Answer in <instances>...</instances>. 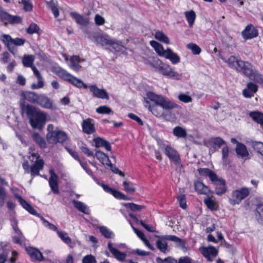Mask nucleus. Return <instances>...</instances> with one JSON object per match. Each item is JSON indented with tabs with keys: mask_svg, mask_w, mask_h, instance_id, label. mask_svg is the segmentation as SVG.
<instances>
[{
	"mask_svg": "<svg viewBox=\"0 0 263 263\" xmlns=\"http://www.w3.org/2000/svg\"><path fill=\"white\" fill-rule=\"evenodd\" d=\"M224 62L230 67L236 70L238 72L250 80L259 83L263 82L261 74L248 61H243L234 55H231L228 59H225Z\"/></svg>",
	"mask_w": 263,
	"mask_h": 263,
	"instance_id": "f257e3e1",
	"label": "nucleus"
},
{
	"mask_svg": "<svg viewBox=\"0 0 263 263\" xmlns=\"http://www.w3.org/2000/svg\"><path fill=\"white\" fill-rule=\"evenodd\" d=\"M25 112L29 119L31 127L35 128H41L45 124L47 114L33 106L26 103L24 101L21 103V112Z\"/></svg>",
	"mask_w": 263,
	"mask_h": 263,
	"instance_id": "f03ea898",
	"label": "nucleus"
},
{
	"mask_svg": "<svg viewBox=\"0 0 263 263\" xmlns=\"http://www.w3.org/2000/svg\"><path fill=\"white\" fill-rule=\"evenodd\" d=\"M34 61V57L33 55H25L23 58L22 62L25 66L31 68L34 74L38 79V84L37 85L33 83L31 86V88L32 89H36L43 87L44 84L42 75L36 67L33 65Z\"/></svg>",
	"mask_w": 263,
	"mask_h": 263,
	"instance_id": "7ed1b4c3",
	"label": "nucleus"
},
{
	"mask_svg": "<svg viewBox=\"0 0 263 263\" xmlns=\"http://www.w3.org/2000/svg\"><path fill=\"white\" fill-rule=\"evenodd\" d=\"M146 96L148 99L153 101L156 104L166 110L174 109L178 106L175 103L167 99L162 96L157 95L153 92H147Z\"/></svg>",
	"mask_w": 263,
	"mask_h": 263,
	"instance_id": "20e7f679",
	"label": "nucleus"
},
{
	"mask_svg": "<svg viewBox=\"0 0 263 263\" xmlns=\"http://www.w3.org/2000/svg\"><path fill=\"white\" fill-rule=\"evenodd\" d=\"M156 68L161 74L169 78L180 80L182 78V74L175 71L168 64L162 62L161 60L157 59L156 61Z\"/></svg>",
	"mask_w": 263,
	"mask_h": 263,
	"instance_id": "39448f33",
	"label": "nucleus"
},
{
	"mask_svg": "<svg viewBox=\"0 0 263 263\" xmlns=\"http://www.w3.org/2000/svg\"><path fill=\"white\" fill-rule=\"evenodd\" d=\"M1 40L5 44L9 51L13 54H15L17 51L15 46H23L26 42L24 39L19 37L13 39L8 34L2 35Z\"/></svg>",
	"mask_w": 263,
	"mask_h": 263,
	"instance_id": "423d86ee",
	"label": "nucleus"
},
{
	"mask_svg": "<svg viewBox=\"0 0 263 263\" xmlns=\"http://www.w3.org/2000/svg\"><path fill=\"white\" fill-rule=\"evenodd\" d=\"M250 192V189L247 187L234 191L232 192V197L229 198L230 203L233 205L238 204L242 200L249 195Z\"/></svg>",
	"mask_w": 263,
	"mask_h": 263,
	"instance_id": "0eeeda50",
	"label": "nucleus"
},
{
	"mask_svg": "<svg viewBox=\"0 0 263 263\" xmlns=\"http://www.w3.org/2000/svg\"><path fill=\"white\" fill-rule=\"evenodd\" d=\"M67 139L66 134L62 131L51 132L47 134V141L52 144L57 143L58 142L63 143Z\"/></svg>",
	"mask_w": 263,
	"mask_h": 263,
	"instance_id": "6e6552de",
	"label": "nucleus"
},
{
	"mask_svg": "<svg viewBox=\"0 0 263 263\" xmlns=\"http://www.w3.org/2000/svg\"><path fill=\"white\" fill-rule=\"evenodd\" d=\"M243 38L245 40L251 39L258 36V32L257 28L252 24L248 25L241 32Z\"/></svg>",
	"mask_w": 263,
	"mask_h": 263,
	"instance_id": "1a4fd4ad",
	"label": "nucleus"
},
{
	"mask_svg": "<svg viewBox=\"0 0 263 263\" xmlns=\"http://www.w3.org/2000/svg\"><path fill=\"white\" fill-rule=\"evenodd\" d=\"M22 98L20 100V108L21 109V103L22 101L25 102V100L28 102L33 103L37 104L39 100L40 95H37L33 91H25L22 92L21 94Z\"/></svg>",
	"mask_w": 263,
	"mask_h": 263,
	"instance_id": "9d476101",
	"label": "nucleus"
},
{
	"mask_svg": "<svg viewBox=\"0 0 263 263\" xmlns=\"http://www.w3.org/2000/svg\"><path fill=\"white\" fill-rule=\"evenodd\" d=\"M88 88L90 91L92 93L93 97L109 100V95L105 89H100L95 85H91L88 86Z\"/></svg>",
	"mask_w": 263,
	"mask_h": 263,
	"instance_id": "9b49d317",
	"label": "nucleus"
},
{
	"mask_svg": "<svg viewBox=\"0 0 263 263\" xmlns=\"http://www.w3.org/2000/svg\"><path fill=\"white\" fill-rule=\"evenodd\" d=\"M200 251L203 255L210 261H212L213 258L216 256L218 253L217 249L213 246L201 247Z\"/></svg>",
	"mask_w": 263,
	"mask_h": 263,
	"instance_id": "f8f14e48",
	"label": "nucleus"
},
{
	"mask_svg": "<svg viewBox=\"0 0 263 263\" xmlns=\"http://www.w3.org/2000/svg\"><path fill=\"white\" fill-rule=\"evenodd\" d=\"M50 177L49 179V185L51 187L52 191L56 194L59 193V190L58 186V177L54 173L53 169L49 170Z\"/></svg>",
	"mask_w": 263,
	"mask_h": 263,
	"instance_id": "ddd939ff",
	"label": "nucleus"
},
{
	"mask_svg": "<svg viewBox=\"0 0 263 263\" xmlns=\"http://www.w3.org/2000/svg\"><path fill=\"white\" fill-rule=\"evenodd\" d=\"M37 104L41 107L54 110L57 107L53 105V102L47 96L44 95H40Z\"/></svg>",
	"mask_w": 263,
	"mask_h": 263,
	"instance_id": "4468645a",
	"label": "nucleus"
},
{
	"mask_svg": "<svg viewBox=\"0 0 263 263\" xmlns=\"http://www.w3.org/2000/svg\"><path fill=\"white\" fill-rule=\"evenodd\" d=\"M200 175L208 176L210 180L215 184L221 179L219 178L216 174L213 171L208 168H200L198 170Z\"/></svg>",
	"mask_w": 263,
	"mask_h": 263,
	"instance_id": "2eb2a0df",
	"label": "nucleus"
},
{
	"mask_svg": "<svg viewBox=\"0 0 263 263\" xmlns=\"http://www.w3.org/2000/svg\"><path fill=\"white\" fill-rule=\"evenodd\" d=\"M83 131L87 134H92L95 132L94 121L90 118H88L83 121L82 124Z\"/></svg>",
	"mask_w": 263,
	"mask_h": 263,
	"instance_id": "dca6fc26",
	"label": "nucleus"
},
{
	"mask_svg": "<svg viewBox=\"0 0 263 263\" xmlns=\"http://www.w3.org/2000/svg\"><path fill=\"white\" fill-rule=\"evenodd\" d=\"M108 248L114 256L119 261H123L126 257V253L121 252L113 246L111 242H108Z\"/></svg>",
	"mask_w": 263,
	"mask_h": 263,
	"instance_id": "f3484780",
	"label": "nucleus"
},
{
	"mask_svg": "<svg viewBox=\"0 0 263 263\" xmlns=\"http://www.w3.org/2000/svg\"><path fill=\"white\" fill-rule=\"evenodd\" d=\"M165 153L170 159L173 160L176 164L179 163L180 161L179 155L177 151L171 146H166L165 147Z\"/></svg>",
	"mask_w": 263,
	"mask_h": 263,
	"instance_id": "a211bd4d",
	"label": "nucleus"
},
{
	"mask_svg": "<svg viewBox=\"0 0 263 263\" xmlns=\"http://www.w3.org/2000/svg\"><path fill=\"white\" fill-rule=\"evenodd\" d=\"M44 162L43 159L36 160L34 163L30 166V174L34 177L39 175V172L43 169Z\"/></svg>",
	"mask_w": 263,
	"mask_h": 263,
	"instance_id": "6ab92c4d",
	"label": "nucleus"
},
{
	"mask_svg": "<svg viewBox=\"0 0 263 263\" xmlns=\"http://www.w3.org/2000/svg\"><path fill=\"white\" fill-rule=\"evenodd\" d=\"M26 250L32 260L39 261L44 260L42 253L37 249L33 247H29L26 249Z\"/></svg>",
	"mask_w": 263,
	"mask_h": 263,
	"instance_id": "aec40b11",
	"label": "nucleus"
},
{
	"mask_svg": "<svg viewBox=\"0 0 263 263\" xmlns=\"http://www.w3.org/2000/svg\"><path fill=\"white\" fill-rule=\"evenodd\" d=\"M95 41L100 45L103 46L110 45L113 43V39L107 34H99L94 36Z\"/></svg>",
	"mask_w": 263,
	"mask_h": 263,
	"instance_id": "412c9836",
	"label": "nucleus"
},
{
	"mask_svg": "<svg viewBox=\"0 0 263 263\" xmlns=\"http://www.w3.org/2000/svg\"><path fill=\"white\" fill-rule=\"evenodd\" d=\"M258 90V86L252 82H249L243 89L242 93L246 98H251Z\"/></svg>",
	"mask_w": 263,
	"mask_h": 263,
	"instance_id": "4be33fe9",
	"label": "nucleus"
},
{
	"mask_svg": "<svg viewBox=\"0 0 263 263\" xmlns=\"http://www.w3.org/2000/svg\"><path fill=\"white\" fill-rule=\"evenodd\" d=\"M156 237L159 238L156 242L157 248L163 253L168 252L170 249L165 239L163 238V236H157Z\"/></svg>",
	"mask_w": 263,
	"mask_h": 263,
	"instance_id": "5701e85b",
	"label": "nucleus"
},
{
	"mask_svg": "<svg viewBox=\"0 0 263 263\" xmlns=\"http://www.w3.org/2000/svg\"><path fill=\"white\" fill-rule=\"evenodd\" d=\"M70 15L73 20H75L76 23L79 25L87 26L89 23V20L88 18L85 17L83 15L76 12H70Z\"/></svg>",
	"mask_w": 263,
	"mask_h": 263,
	"instance_id": "b1692460",
	"label": "nucleus"
},
{
	"mask_svg": "<svg viewBox=\"0 0 263 263\" xmlns=\"http://www.w3.org/2000/svg\"><path fill=\"white\" fill-rule=\"evenodd\" d=\"M194 186L196 191L200 194L208 195L212 192L208 186L198 180L194 182Z\"/></svg>",
	"mask_w": 263,
	"mask_h": 263,
	"instance_id": "393cba45",
	"label": "nucleus"
},
{
	"mask_svg": "<svg viewBox=\"0 0 263 263\" xmlns=\"http://www.w3.org/2000/svg\"><path fill=\"white\" fill-rule=\"evenodd\" d=\"M163 57L170 60L173 64H177L180 61V57L177 54L174 52L170 48H167L166 49V52Z\"/></svg>",
	"mask_w": 263,
	"mask_h": 263,
	"instance_id": "a878e982",
	"label": "nucleus"
},
{
	"mask_svg": "<svg viewBox=\"0 0 263 263\" xmlns=\"http://www.w3.org/2000/svg\"><path fill=\"white\" fill-rule=\"evenodd\" d=\"M208 143L210 147H212L215 151L217 150L221 145L226 144V142L219 137L210 138Z\"/></svg>",
	"mask_w": 263,
	"mask_h": 263,
	"instance_id": "bb28decb",
	"label": "nucleus"
},
{
	"mask_svg": "<svg viewBox=\"0 0 263 263\" xmlns=\"http://www.w3.org/2000/svg\"><path fill=\"white\" fill-rule=\"evenodd\" d=\"M83 61L84 60L81 59L79 56L73 55L70 58L69 66L74 71H79L81 68L79 63Z\"/></svg>",
	"mask_w": 263,
	"mask_h": 263,
	"instance_id": "cd10ccee",
	"label": "nucleus"
},
{
	"mask_svg": "<svg viewBox=\"0 0 263 263\" xmlns=\"http://www.w3.org/2000/svg\"><path fill=\"white\" fill-rule=\"evenodd\" d=\"M93 141L95 143V146L97 147H104L108 151H110L111 149L109 143L102 138H96L93 139Z\"/></svg>",
	"mask_w": 263,
	"mask_h": 263,
	"instance_id": "c85d7f7f",
	"label": "nucleus"
},
{
	"mask_svg": "<svg viewBox=\"0 0 263 263\" xmlns=\"http://www.w3.org/2000/svg\"><path fill=\"white\" fill-rule=\"evenodd\" d=\"M53 72L61 79L67 82H68V80H69L72 77L71 74L61 67H55Z\"/></svg>",
	"mask_w": 263,
	"mask_h": 263,
	"instance_id": "c756f323",
	"label": "nucleus"
},
{
	"mask_svg": "<svg viewBox=\"0 0 263 263\" xmlns=\"http://www.w3.org/2000/svg\"><path fill=\"white\" fill-rule=\"evenodd\" d=\"M149 43L159 56H164L166 52V50L164 49L163 46L160 43L155 41H151Z\"/></svg>",
	"mask_w": 263,
	"mask_h": 263,
	"instance_id": "7c9ffc66",
	"label": "nucleus"
},
{
	"mask_svg": "<svg viewBox=\"0 0 263 263\" xmlns=\"http://www.w3.org/2000/svg\"><path fill=\"white\" fill-rule=\"evenodd\" d=\"M249 116L256 123L263 126V113L258 111H251Z\"/></svg>",
	"mask_w": 263,
	"mask_h": 263,
	"instance_id": "2f4dec72",
	"label": "nucleus"
},
{
	"mask_svg": "<svg viewBox=\"0 0 263 263\" xmlns=\"http://www.w3.org/2000/svg\"><path fill=\"white\" fill-rule=\"evenodd\" d=\"M215 185V193L220 195L226 191V182L224 180L221 179L214 184Z\"/></svg>",
	"mask_w": 263,
	"mask_h": 263,
	"instance_id": "473e14b6",
	"label": "nucleus"
},
{
	"mask_svg": "<svg viewBox=\"0 0 263 263\" xmlns=\"http://www.w3.org/2000/svg\"><path fill=\"white\" fill-rule=\"evenodd\" d=\"M31 137L33 141L36 143L41 148H45L46 147V141L38 133H32L31 134Z\"/></svg>",
	"mask_w": 263,
	"mask_h": 263,
	"instance_id": "72a5a7b5",
	"label": "nucleus"
},
{
	"mask_svg": "<svg viewBox=\"0 0 263 263\" xmlns=\"http://www.w3.org/2000/svg\"><path fill=\"white\" fill-rule=\"evenodd\" d=\"M68 82L72 84V85L81 88L83 87L85 89H86L88 87V86L84 83V82L80 79H79L73 76L71 77V78L68 80Z\"/></svg>",
	"mask_w": 263,
	"mask_h": 263,
	"instance_id": "f704fd0d",
	"label": "nucleus"
},
{
	"mask_svg": "<svg viewBox=\"0 0 263 263\" xmlns=\"http://www.w3.org/2000/svg\"><path fill=\"white\" fill-rule=\"evenodd\" d=\"M236 152V153L242 158L249 156V153L246 145L240 143H238L237 144Z\"/></svg>",
	"mask_w": 263,
	"mask_h": 263,
	"instance_id": "c9c22d12",
	"label": "nucleus"
},
{
	"mask_svg": "<svg viewBox=\"0 0 263 263\" xmlns=\"http://www.w3.org/2000/svg\"><path fill=\"white\" fill-rule=\"evenodd\" d=\"M95 156L104 165H108L110 162L108 157L101 151H97Z\"/></svg>",
	"mask_w": 263,
	"mask_h": 263,
	"instance_id": "e433bc0d",
	"label": "nucleus"
},
{
	"mask_svg": "<svg viewBox=\"0 0 263 263\" xmlns=\"http://www.w3.org/2000/svg\"><path fill=\"white\" fill-rule=\"evenodd\" d=\"M17 198L19 200V202L21 204V205L25 208L27 211H28L32 215H36V211L32 207V206L29 204L27 201H26L22 197L18 196Z\"/></svg>",
	"mask_w": 263,
	"mask_h": 263,
	"instance_id": "4c0bfd02",
	"label": "nucleus"
},
{
	"mask_svg": "<svg viewBox=\"0 0 263 263\" xmlns=\"http://www.w3.org/2000/svg\"><path fill=\"white\" fill-rule=\"evenodd\" d=\"M155 38L160 42L164 43L166 44L170 43L169 38L168 36L162 31H156L155 34Z\"/></svg>",
	"mask_w": 263,
	"mask_h": 263,
	"instance_id": "58836bf2",
	"label": "nucleus"
},
{
	"mask_svg": "<svg viewBox=\"0 0 263 263\" xmlns=\"http://www.w3.org/2000/svg\"><path fill=\"white\" fill-rule=\"evenodd\" d=\"M73 203L74 206L81 212H83L86 214H88L89 213V209L87 206L85 205L83 202L79 201L73 200Z\"/></svg>",
	"mask_w": 263,
	"mask_h": 263,
	"instance_id": "ea45409f",
	"label": "nucleus"
},
{
	"mask_svg": "<svg viewBox=\"0 0 263 263\" xmlns=\"http://www.w3.org/2000/svg\"><path fill=\"white\" fill-rule=\"evenodd\" d=\"M173 133L174 136L178 138H185L187 135L186 130L180 126L175 127Z\"/></svg>",
	"mask_w": 263,
	"mask_h": 263,
	"instance_id": "a19ab883",
	"label": "nucleus"
},
{
	"mask_svg": "<svg viewBox=\"0 0 263 263\" xmlns=\"http://www.w3.org/2000/svg\"><path fill=\"white\" fill-rule=\"evenodd\" d=\"M186 20L188 22L189 26L192 27L196 18V14L193 10L186 11L184 13Z\"/></svg>",
	"mask_w": 263,
	"mask_h": 263,
	"instance_id": "79ce46f5",
	"label": "nucleus"
},
{
	"mask_svg": "<svg viewBox=\"0 0 263 263\" xmlns=\"http://www.w3.org/2000/svg\"><path fill=\"white\" fill-rule=\"evenodd\" d=\"M46 4L48 8L51 10L54 17H57L59 15V11L57 7V4L54 2L53 0H50L49 2H46Z\"/></svg>",
	"mask_w": 263,
	"mask_h": 263,
	"instance_id": "37998d69",
	"label": "nucleus"
},
{
	"mask_svg": "<svg viewBox=\"0 0 263 263\" xmlns=\"http://www.w3.org/2000/svg\"><path fill=\"white\" fill-rule=\"evenodd\" d=\"M99 231L102 235L106 238H111L114 236L113 232L110 231L106 227L101 226L99 227Z\"/></svg>",
	"mask_w": 263,
	"mask_h": 263,
	"instance_id": "c03bdc74",
	"label": "nucleus"
},
{
	"mask_svg": "<svg viewBox=\"0 0 263 263\" xmlns=\"http://www.w3.org/2000/svg\"><path fill=\"white\" fill-rule=\"evenodd\" d=\"M57 234L59 237L66 244L70 245L71 243V239L68 236L67 233L58 231Z\"/></svg>",
	"mask_w": 263,
	"mask_h": 263,
	"instance_id": "a18cd8bd",
	"label": "nucleus"
},
{
	"mask_svg": "<svg viewBox=\"0 0 263 263\" xmlns=\"http://www.w3.org/2000/svg\"><path fill=\"white\" fill-rule=\"evenodd\" d=\"M96 111L100 114H113L111 109L105 105L99 106L96 109Z\"/></svg>",
	"mask_w": 263,
	"mask_h": 263,
	"instance_id": "49530a36",
	"label": "nucleus"
},
{
	"mask_svg": "<svg viewBox=\"0 0 263 263\" xmlns=\"http://www.w3.org/2000/svg\"><path fill=\"white\" fill-rule=\"evenodd\" d=\"M124 190L128 193H133L135 191V187L132 182L124 181L123 183Z\"/></svg>",
	"mask_w": 263,
	"mask_h": 263,
	"instance_id": "de8ad7c7",
	"label": "nucleus"
},
{
	"mask_svg": "<svg viewBox=\"0 0 263 263\" xmlns=\"http://www.w3.org/2000/svg\"><path fill=\"white\" fill-rule=\"evenodd\" d=\"M188 49L192 50L194 54H199L201 51V48L196 44L190 43L187 45Z\"/></svg>",
	"mask_w": 263,
	"mask_h": 263,
	"instance_id": "09e8293b",
	"label": "nucleus"
},
{
	"mask_svg": "<svg viewBox=\"0 0 263 263\" xmlns=\"http://www.w3.org/2000/svg\"><path fill=\"white\" fill-rule=\"evenodd\" d=\"M204 203L211 210L215 209V202L211 198L209 197L205 198L204 199Z\"/></svg>",
	"mask_w": 263,
	"mask_h": 263,
	"instance_id": "8fccbe9b",
	"label": "nucleus"
},
{
	"mask_svg": "<svg viewBox=\"0 0 263 263\" xmlns=\"http://www.w3.org/2000/svg\"><path fill=\"white\" fill-rule=\"evenodd\" d=\"M39 30V27L36 24L32 23L27 28L26 31L28 34H32L38 32Z\"/></svg>",
	"mask_w": 263,
	"mask_h": 263,
	"instance_id": "3c124183",
	"label": "nucleus"
},
{
	"mask_svg": "<svg viewBox=\"0 0 263 263\" xmlns=\"http://www.w3.org/2000/svg\"><path fill=\"white\" fill-rule=\"evenodd\" d=\"M24 239L23 234L20 231H18V234L13 237V241L16 243L20 245H22L24 242Z\"/></svg>",
	"mask_w": 263,
	"mask_h": 263,
	"instance_id": "603ef678",
	"label": "nucleus"
},
{
	"mask_svg": "<svg viewBox=\"0 0 263 263\" xmlns=\"http://www.w3.org/2000/svg\"><path fill=\"white\" fill-rule=\"evenodd\" d=\"M159 105L155 104L153 106L148 105V110L151 111L154 115L157 117H160L162 115V112L159 111Z\"/></svg>",
	"mask_w": 263,
	"mask_h": 263,
	"instance_id": "864d4df0",
	"label": "nucleus"
},
{
	"mask_svg": "<svg viewBox=\"0 0 263 263\" xmlns=\"http://www.w3.org/2000/svg\"><path fill=\"white\" fill-rule=\"evenodd\" d=\"M253 147L255 151L263 156V143L255 142L253 143Z\"/></svg>",
	"mask_w": 263,
	"mask_h": 263,
	"instance_id": "5fc2aeb1",
	"label": "nucleus"
},
{
	"mask_svg": "<svg viewBox=\"0 0 263 263\" xmlns=\"http://www.w3.org/2000/svg\"><path fill=\"white\" fill-rule=\"evenodd\" d=\"M19 3L22 4L24 6V9L26 11H31L32 9V5L30 0H21Z\"/></svg>",
	"mask_w": 263,
	"mask_h": 263,
	"instance_id": "6e6d98bb",
	"label": "nucleus"
},
{
	"mask_svg": "<svg viewBox=\"0 0 263 263\" xmlns=\"http://www.w3.org/2000/svg\"><path fill=\"white\" fill-rule=\"evenodd\" d=\"M178 99L184 102V103H189L192 101V98L191 96L187 95L184 93H180L178 96Z\"/></svg>",
	"mask_w": 263,
	"mask_h": 263,
	"instance_id": "4d7b16f0",
	"label": "nucleus"
},
{
	"mask_svg": "<svg viewBox=\"0 0 263 263\" xmlns=\"http://www.w3.org/2000/svg\"><path fill=\"white\" fill-rule=\"evenodd\" d=\"M111 194L116 198L119 199L127 200L128 198L126 195L122 193L121 192L115 190H113Z\"/></svg>",
	"mask_w": 263,
	"mask_h": 263,
	"instance_id": "13d9d810",
	"label": "nucleus"
},
{
	"mask_svg": "<svg viewBox=\"0 0 263 263\" xmlns=\"http://www.w3.org/2000/svg\"><path fill=\"white\" fill-rule=\"evenodd\" d=\"M125 206L133 211H139L144 208L143 206L137 205L134 203H126Z\"/></svg>",
	"mask_w": 263,
	"mask_h": 263,
	"instance_id": "bf43d9fd",
	"label": "nucleus"
},
{
	"mask_svg": "<svg viewBox=\"0 0 263 263\" xmlns=\"http://www.w3.org/2000/svg\"><path fill=\"white\" fill-rule=\"evenodd\" d=\"M6 197V193L5 189L0 186V206L4 205Z\"/></svg>",
	"mask_w": 263,
	"mask_h": 263,
	"instance_id": "052dcab7",
	"label": "nucleus"
},
{
	"mask_svg": "<svg viewBox=\"0 0 263 263\" xmlns=\"http://www.w3.org/2000/svg\"><path fill=\"white\" fill-rule=\"evenodd\" d=\"M177 200L179 202L180 207L185 209L186 208L185 196L182 194L179 195L177 197Z\"/></svg>",
	"mask_w": 263,
	"mask_h": 263,
	"instance_id": "680f3d73",
	"label": "nucleus"
},
{
	"mask_svg": "<svg viewBox=\"0 0 263 263\" xmlns=\"http://www.w3.org/2000/svg\"><path fill=\"white\" fill-rule=\"evenodd\" d=\"M96 260L95 257L92 255H88L85 256L83 260L82 263H95Z\"/></svg>",
	"mask_w": 263,
	"mask_h": 263,
	"instance_id": "e2e57ef3",
	"label": "nucleus"
},
{
	"mask_svg": "<svg viewBox=\"0 0 263 263\" xmlns=\"http://www.w3.org/2000/svg\"><path fill=\"white\" fill-rule=\"evenodd\" d=\"M95 22L97 25L100 26L104 24L105 20L99 14H97L95 17Z\"/></svg>",
	"mask_w": 263,
	"mask_h": 263,
	"instance_id": "0e129e2a",
	"label": "nucleus"
},
{
	"mask_svg": "<svg viewBox=\"0 0 263 263\" xmlns=\"http://www.w3.org/2000/svg\"><path fill=\"white\" fill-rule=\"evenodd\" d=\"M163 238L165 239L166 240H170L176 243L180 241V238L175 235H164L163 236Z\"/></svg>",
	"mask_w": 263,
	"mask_h": 263,
	"instance_id": "69168bd1",
	"label": "nucleus"
},
{
	"mask_svg": "<svg viewBox=\"0 0 263 263\" xmlns=\"http://www.w3.org/2000/svg\"><path fill=\"white\" fill-rule=\"evenodd\" d=\"M116 51H120L124 49V46L120 45L118 42H117L115 40H113V43L112 44L110 45Z\"/></svg>",
	"mask_w": 263,
	"mask_h": 263,
	"instance_id": "338daca9",
	"label": "nucleus"
},
{
	"mask_svg": "<svg viewBox=\"0 0 263 263\" xmlns=\"http://www.w3.org/2000/svg\"><path fill=\"white\" fill-rule=\"evenodd\" d=\"M177 263H192V259L190 257L184 256L180 257L177 260Z\"/></svg>",
	"mask_w": 263,
	"mask_h": 263,
	"instance_id": "774afa93",
	"label": "nucleus"
}]
</instances>
